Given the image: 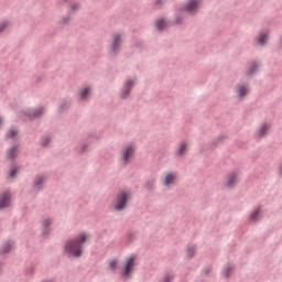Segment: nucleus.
<instances>
[{"instance_id":"obj_1","label":"nucleus","mask_w":282,"mask_h":282,"mask_svg":"<svg viewBox=\"0 0 282 282\" xmlns=\"http://www.w3.org/2000/svg\"><path fill=\"white\" fill-rule=\"evenodd\" d=\"M91 239V235L82 231L75 237L68 238L63 245V254L67 259H80L85 254V245Z\"/></svg>"},{"instance_id":"obj_2","label":"nucleus","mask_w":282,"mask_h":282,"mask_svg":"<svg viewBox=\"0 0 282 282\" xmlns=\"http://www.w3.org/2000/svg\"><path fill=\"white\" fill-rule=\"evenodd\" d=\"M131 197H133V191H131V188L120 189L116 194L113 200V210H116V213H122L127 210L129 203L131 202Z\"/></svg>"},{"instance_id":"obj_3","label":"nucleus","mask_w":282,"mask_h":282,"mask_svg":"<svg viewBox=\"0 0 282 282\" xmlns=\"http://www.w3.org/2000/svg\"><path fill=\"white\" fill-rule=\"evenodd\" d=\"M135 256H130L124 260L123 267L120 271V278L122 281H131L133 279V272H135Z\"/></svg>"},{"instance_id":"obj_4","label":"nucleus","mask_w":282,"mask_h":282,"mask_svg":"<svg viewBox=\"0 0 282 282\" xmlns=\"http://www.w3.org/2000/svg\"><path fill=\"white\" fill-rule=\"evenodd\" d=\"M124 43V33L112 34L110 45L108 46L109 55L116 57L120 54L122 45Z\"/></svg>"},{"instance_id":"obj_5","label":"nucleus","mask_w":282,"mask_h":282,"mask_svg":"<svg viewBox=\"0 0 282 282\" xmlns=\"http://www.w3.org/2000/svg\"><path fill=\"white\" fill-rule=\"evenodd\" d=\"M137 147L133 143H129L121 149L119 162L122 166H129L133 159L135 158Z\"/></svg>"},{"instance_id":"obj_6","label":"nucleus","mask_w":282,"mask_h":282,"mask_svg":"<svg viewBox=\"0 0 282 282\" xmlns=\"http://www.w3.org/2000/svg\"><path fill=\"white\" fill-rule=\"evenodd\" d=\"M202 6H204V0H186L180 8V11L186 12L189 17H197L199 10H202Z\"/></svg>"},{"instance_id":"obj_7","label":"nucleus","mask_w":282,"mask_h":282,"mask_svg":"<svg viewBox=\"0 0 282 282\" xmlns=\"http://www.w3.org/2000/svg\"><path fill=\"white\" fill-rule=\"evenodd\" d=\"M137 85H138L137 77H131L126 79L119 90V99L129 100L131 98V91H133V87H135Z\"/></svg>"},{"instance_id":"obj_8","label":"nucleus","mask_w":282,"mask_h":282,"mask_svg":"<svg viewBox=\"0 0 282 282\" xmlns=\"http://www.w3.org/2000/svg\"><path fill=\"white\" fill-rule=\"evenodd\" d=\"M178 180V174L175 171L164 172L161 176V185L166 191H171L174 186H176Z\"/></svg>"},{"instance_id":"obj_9","label":"nucleus","mask_w":282,"mask_h":282,"mask_svg":"<svg viewBox=\"0 0 282 282\" xmlns=\"http://www.w3.org/2000/svg\"><path fill=\"white\" fill-rule=\"evenodd\" d=\"M47 180H50V175L45 172L35 174L32 181V188L34 193H41L45 191V184H47Z\"/></svg>"},{"instance_id":"obj_10","label":"nucleus","mask_w":282,"mask_h":282,"mask_svg":"<svg viewBox=\"0 0 282 282\" xmlns=\"http://www.w3.org/2000/svg\"><path fill=\"white\" fill-rule=\"evenodd\" d=\"M45 108L44 107H37V108H28L20 112V118L22 120H36V118H41V116H44Z\"/></svg>"},{"instance_id":"obj_11","label":"nucleus","mask_w":282,"mask_h":282,"mask_svg":"<svg viewBox=\"0 0 282 282\" xmlns=\"http://www.w3.org/2000/svg\"><path fill=\"white\" fill-rule=\"evenodd\" d=\"M234 94L240 102L243 101L250 95V85L248 83L236 84Z\"/></svg>"},{"instance_id":"obj_12","label":"nucleus","mask_w":282,"mask_h":282,"mask_svg":"<svg viewBox=\"0 0 282 282\" xmlns=\"http://www.w3.org/2000/svg\"><path fill=\"white\" fill-rule=\"evenodd\" d=\"M94 95V86L91 85H83L79 87L77 93V100L80 102H88V100L91 99V96Z\"/></svg>"},{"instance_id":"obj_13","label":"nucleus","mask_w":282,"mask_h":282,"mask_svg":"<svg viewBox=\"0 0 282 282\" xmlns=\"http://www.w3.org/2000/svg\"><path fill=\"white\" fill-rule=\"evenodd\" d=\"M12 208V191L4 189L0 192V210Z\"/></svg>"},{"instance_id":"obj_14","label":"nucleus","mask_w":282,"mask_h":282,"mask_svg":"<svg viewBox=\"0 0 282 282\" xmlns=\"http://www.w3.org/2000/svg\"><path fill=\"white\" fill-rule=\"evenodd\" d=\"M239 181H240L239 172L231 171L226 174L224 186H225V188H235V186H237V184H239Z\"/></svg>"},{"instance_id":"obj_15","label":"nucleus","mask_w":282,"mask_h":282,"mask_svg":"<svg viewBox=\"0 0 282 282\" xmlns=\"http://www.w3.org/2000/svg\"><path fill=\"white\" fill-rule=\"evenodd\" d=\"M268 41H270V31H260L253 39L254 45L259 47H265Z\"/></svg>"},{"instance_id":"obj_16","label":"nucleus","mask_w":282,"mask_h":282,"mask_svg":"<svg viewBox=\"0 0 282 282\" xmlns=\"http://www.w3.org/2000/svg\"><path fill=\"white\" fill-rule=\"evenodd\" d=\"M52 224H54V219L52 217H44L41 220V235L43 237L52 235Z\"/></svg>"},{"instance_id":"obj_17","label":"nucleus","mask_w":282,"mask_h":282,"mask_svg":"<svg viewBox=\"0 0 282 282\" xmlns=\"http://www.w3.org/2000/svg\"><path fill=\"white\" fill-rule=\"evenodd\" d=\"M270 129H272V124H270L269 122L261 123L254 133V138L257 140H262V138H267L268 133H270Z\"/></svg>"},{"instance_id":"obj_18","label":"nucleus","mask_w":282,"mask_h":282,"mask_svg":"<svg viewBox=\"0 0 282 282\" xmlns=\"http://www.w3.org/2000/svg\"><path fill=\"white\" fill-rule=\"evenodd\" d=\"M191 144L187 141H182L181 143H178L174 155L176 158H184V155H186L188 153V149H189Z\"/></svg>"},{"instance_id":"obj_19","label":"nucleus","mask_w":282,"mask_h":282,"mask_svg":"<svg viewBox=\"0 0 282 282\" xmlns=\"http://www.w3.org/2000/svg\"><path fill=\"white\" fill-rule=\"evenodd\" d=\"M53 140L54 135H52V133L42 134L40 138V147H42V149H50Z\"/></svg>"},{"instance_id":"obj_20","label":"nucleus","mask_w":282,"mask_h":282,"mask_svg":"<svg viewBox=\"0 0 282 282\" xmlns=\"http://www.w3.org/2000/svg\"><path fill=\"white\" fill-rule=\"evenodd\" d=\"M261 213L262 209L261 207H256L249 215V221L251 224H257V221H259L261 219Z\"/></svg>"},{"instance_id":"obj_21","label":"nucleus","mask_w":282,"mask_h":282,"mask_svg":"<svg viewBox=\"0 0 282 282\" xmlns=\"http://www.w3.org/2000/svg\"><path fill=\"white\" fill-rule=\"evenodd\" d=\"M18 153H19V145H12L7 150L8 160H11V162H14V160H17Z\"/></svg>"},{"instance_id":"obj_22","label":"nucleus","mask_w":282,"mask_h":282,"mask_svg":"<svg viewBox=\"0 0 282 282\" xmlns=\"http://www.w3.org/2000/svg\"><path fill=\"white\" fill-rule=\"evenodd\" d=\"M14 250V242L7 241L0 247V254H8V252H12Z\"/></svg>"},{"instance_id":"obj_23","label":"nucleus","mask_w":282,"mask_h":282,"mask_svg":"<svg viewBox=\"0 0 282 282\" xmlns=\"http://www.w3.org/2000/svg\"><path fill=\"white\" fill-rule=\"evenodd\" d=\"M76 151L80 155H85V153H89L91 151V144L84 142L76 148Z\"/></svg>"},{"instance_id":"obj_24","label":"nucleus","mask_w":282,"mask_h":282,"mask_svg":"<svg viewBox=\"0 0 282 282\" xmlns=\"http://www.w3.org/2000/svg\"><path fill=\"white\" fill-rule=\"evenodd\" d=\"M12 28V21L9 19H4L0 21V34H3V32H8Z\"/></svg>"},{"instance_id":"obj_25","label":"nucleus","mask_w":282,"mask_h":282,"mask_svg":"<svg viewBox=\"0 0 282 282\" xmlns=\"http://www.w3.org/2000/svg\"><path fill=\"white\" fill-rule=\"evenodd\" d=\"M167 25L169 23L166 22V18H159L155 22V28L159 30V32L166 30Z\"/></svg>"},{"instance_id":"obj_26","label":"nucleus","mask_w":282,"mask_h":282,"mask_svg":"<svg viewBox=\"0 0 282 282\" xmlns=\"http://www.w3.org/2000/svg\"><path fill=\"white\" fill-rule=\"evenodd\" d=\"M257 72H259V64L257 63V61H253L248 67L246 74L247 76L252 77L254 74H257Z\"/></svg>"},{"instance_id":"obj_27","label":"nucleus","mask_w":282,"mask_h":282,"mask_svg":"<svg viewBox=\"0 0 282 282\" xmlns=\"http://www.w3.org/2000/svg\"><path fill=\"white\" fill-rule=\"evenodd\" d=\"M235 272V265L234 264H226L223 271V276L225 279H230L232 276V273Z\"/></svg>"},{"instance_id":"obj_28","label":"nucleus","mask_w":282,"mask_h":282,"mask_svg":"<svg viewBox=\"0 0 282 282\" xmlns=\"http://www.w3.org/2000/svg\"><path fill=\"white\" fill-rule=\"evenodd\" d=\"M197 252V246L189 245L186 250V259H193Z\"/></svg>"},{"instance_id":"obj_29","label":"nucleus","mask_w":282,"mask_h":282,"mask_svg":"<svg viewBox=\"0 0 282 282\" xmlns=\"http://www.w3.org/2000/svg\"><path fill=\"white\" fill-rule=\"evenodd\" d=\"M17 135H19V129L17 128H11L9 129V131L6 134V138L10 139V140H15Z\"/></svg>"},{"instance_id":"obj_30","label":"nucleus","mask_w":282,"mask_h":282,"mask_svg":"<svg viewBox=\"0 0 282 282\" xmlns=\"http://www.w3.org/2000/svg\"><path fill=\"white\" fill-rule=\"evenodd\" d=\"M144 188L147 191H153L155 188V178H149L144 184Z\"/></svg>"},{"instance_id":"obj_31","label":"nucleus","mask_w":282,"mask_h":282,"mask_svg":"<svg viewBox=\"0 0 282 282\" xmlns=\"http://www.w3.org/2000/svg\"><path fill=\"white\" fill-rule=\"evenodd\" d=\"M72 107V101L70 100H64L59 105V111H67Z\"/></svg>"},{"instance_id":"obj_32","label":"nucleus","mask_w":282,"mask_h":282,"mask_svg":"<svg viewBox=\"0 0 282 282\" xmlns=\"http://www.w3.org/2000/svg\"><path fill=\"white\" fill-rule=\"evenodd\" d=\"M175 279V273L173 271H167L163 278V282H173Z\"/></svg>"},{"instance_id":"obj_33","label":"nucleus","mask_w":282,"mask_h":282,"mask_svg":"<svg viewBox=\"0 0 282 282\" xmlns=\"http://www.w3.org/2000/svg\"><path fill=\"white\" fill-rule=\"evenodd\" d=\"M165 4H166V0H155L153 6L155 10H162Z\"/></svg>"},{"instance_id":"obj_34","label":"nucleus","mask_w":282,"mask_h":282,"mask_svg":"<svg viewBox=\"0 0 282 282\" xmlns=\"http://www.w3.org/2000/svg\"><path fill=\"white\" fill-rule=\"evenodd\" d=\"M184 23V15L177 13L174 17V25H182Z\"/></svg>"},{"instance_id":"obj_35","label":"nucleus","mask_w":282,"mask_h":282,"mask_svg":"<svg viewBox=\"0 0 282 282\" xmlns=\"http://www.w3.org/2000/svg\"><path fill=\"white\" fill-rule=\"evenodd\" d=\"M69 10L73 13H76L80 10V2H72L69 6Z\"/></svg>"},{"instance_id":"obj_36","label":"nucleus","mask_w":282,"mask_h":282,"mask_svg":"<svg viewBox=\"0 0 282 282\" xmlns=\"http://www.w3.org/2000/svg\"><path fill=\"white\" fill-rule=\"evenodd\" d=\"M224 135H219L218 138H216L212 143H210V149H215V147H217V144H219L220 142L224 141Z\"/></svg>"},{"instance_id":"obj_37","label":"nucleus","mask_w":282,"mask_h":282,"mask_svg":"<svg viewBox=\"0 0 282 282\" xmlns=\"http://www.w3.org/2000/svg\"><path fill=\"white\" fill-rule=\"evenodd\" d=\"M17 173H19V167H12L10 171H9V177L12 180L14 177H17Z\"/></svg>"},{"instance_id":"obj_38","label":"nucleus","mask_w":282,"mask_h":282,"mask_svg":"<svg viewBox=\"0 0 282 282\" xmlns=\"http://www.w3.org/2000/svg\"><path fill=\"white\" fill-rule=\"evenodd\" d=\"M63 25H69L72 23V15H65L62 18Z\"/></svg>"},{"instance_id":"obj_39","label":"nucleus","mask_w":282,"mask_h":282,"mask_svg":"<svg viewBox=\"0 0 282 282\" xmlns=\"http://www.w3.org/2000/svg\"><path fill=\"white\" fill-rule=\"evenodd\" d=\"M109 268L112 269L113 272H116V270H118V260L110 261Z\"/></svg>"},{"instance_id":"obj_40","label":"nucleus","mask_w":282,"mask_h":282,"mask_svg":"<svg viewBox=\"0 0 282 282\" xmlns=\"http://www.w3.org/2000/svg\"><path fill=\"white\" fill-rule=\"evenodd\" d=\"M128 238H129L130 241H133V239H135V235L133 232H130L128 235Z\"/></svg>"},{"instance_id":"obj_41","label":"nucleus","mask_w":282,"mask_h":282,"mask_svg":"<svg viewBox=\"0 0 282 282\" xmlns=\"http://www.w3.org/2000/svg\"><path fill=\"white\" fill-rule=\"evenodd\" d=\"M28 272H29V274H34V268H30L29 270H28Z\"/></svg>"},{"instance_id":"obj_42","label":"nucleus","mask_w":282,"mask_h":282,"mask_svg":"<svg viewBox=\"0 0 282 282\" xmlns=\"http://www.w3.org/2000/svg\"><path fill=\"white\" fill-rule=\"evenodd\" d=\"M278 173H279V175L282 176V164L279 166Z\"/></svg>"},{"instance_id":"obj_43","label":"nucleus","mask_w":282,"mask_h":282,"mask_svg":"<svg viewBox=\"0 0 282 282\" xmlns=\"http://www.w3.org/2000/svg\"><path fill=\"white\" fill-rule=\"evenodd\" d=\"M4 120L6 119L3 117H0V127H1V124H3Z\"/></svg>"},{"instance_id":"obj_44","label":"nucleus","mask_w":282,"mask_h":282,"mask_svg":"<svg viewBox=\"0 0 282 282\" xmlns=\"http://www.w3.org/2000/svg\"><path fill=\"white\" fill-rule=\"evenodd\" d=\"M3 270V263L0 262V273L2 272Z\"/></svg>"},{"instance_id":"obj_45","label":"nucleus","mask_w":282,"mask_h":282,"mask_svg":"<svg viewBox=\"0 0 282 282\" xmlns=\"http://www.w3.org/2000/svg\"><path fill=\"white\" fill-rule=\"evenodd\" d=\"M210 272V268L205 269V273L208 274Z\"/></svg>"},{"instance_id":"obj_46","label":"nucleus","mask_w":282,"mask_h":282,"mask_svg":"<svg viewBox=\"0 0 282 282\" xmlns=\"http://www.w3.org/2000/svg\"><path fill=\"white\" fill-rule=\"evenodd\" d=\"M63 1H67V0H63Z\"/></svg>"}]
</instances>
